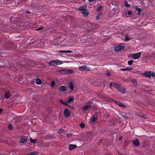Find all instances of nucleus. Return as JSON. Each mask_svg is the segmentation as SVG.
I'll return each instance as SVG.
<instances>
[{
	"label": "nucleus",
	"mask_w": 155,
	"mask_h": 155,
	"mask_svg": "<svg viewBox=\"0 0 155 155\" xmlns=\"http://www.w3.org/2000/svg\"><path fill=\"white\" fill-rule=\"evenodd\" d=\"M117 90L118 91L123 93H124L125 91V90L124 88H121L120 86L119 89H118Z\"/></svg>",
	"instance_id": "obj_20"
},
{
	"label": "nucleus",
	"mask_w": 155,
	"mask_h": 155,
	"mask_svg": "<svg viewBox=\"0 0 155 155\" xmlns=\"http://www.w3.org/2000/svg\"><path fill=\"white\" fill-rule=\"evenodd\" d=\"M133 61L132 60H130L128 61L127 63L128 65H131L133 63Z\"/></svg>",
	"instance_id": "obj_34"
},
{
	"label": "nucleus",
	"mask_w": 155,
	"mask_h": 155,
	"mask_svg": "<svg viewBox=\"0 0 155 155\" xmlns=\"http://www.w3.org/2000/svg\"><path fill=\"white\" fill-rule=\"evenodd\" d=\"M132 83L134 84H137V81L136 80L134 79H132L131 80Z\"/></svg>",
	"instance_id": "obj_36"
},
{
	"label": "nucleus",
	"mask_w": 155,
	"mask_h": 155,
	"mask_svg": "<svg viewBox=\"0 0 155 155\" xmlns=\"http://www.w3.org/2000/svg\"><path fill=\"white\" fill-rule=\"evenodd\" d=\"M63 62L58 60H52L48 62V64L50 66H56L58 65L62 64Z\"/></svg>",
	"instance_id": "obj_1"
},
{
	"label": "nucleus",
	"mask_w": 155,
	"mask_h": 155,
	"mask_svg": "<svg viewBox=\"0 0 155 155\" xmlns=\"http://www.w3.org/2000/svg\"><path fill=\"white\" fill-rule=\"evenodd\" d=\"M87 9V6L86 5L80 6L78 8L79 11L83 12Z\"/></svg>",
	"instance_id": "obj_10"
},
{
	"label": "nucleus",
	"mask_w": 155,
	"mask_h": 155,
	"mask_svg": "<svg viewBox=\"0 0 155 155\" xmlns=\"http://www.w3.org/2000/svg\"><path fill=\"white\" fill-rule=\"evenodd\" d=\"M102 8V6H100L99 7H98L97 10V11H101V9Z\"/></svg>",
	"instance_id": "obj_39"
},
{
	"label": "nucleus",
	"mask_w": 155,
	"mask_h": 155,
	"mask_svg": "<svg viewBox=\"0 0 155 155\" xmlns=\"http://www.w3.org/2000/svg\"><path fill=\"white\" fill-rule=\"evenodd\" d=\"M8 129L10 130H12L14 128V127H13V126L11 124L9 125L8 127Z\"/></svg>",
	"instance_id": "obj_30"
},
{
	"label": "nucleus",
	"mask_w": 155,
	"mask_h": 155,
	"mask_svg": "<svg viewBox=\"0 0 155 155\" xmlns=\"http://www.w3.org/2000/svg\"><path fill=\"white\" fill-rule=\"evenodd\" d=\"M115 5H116V3H115V2L113 1L112 2V3L111 5V6L112 7V6H115Z\"/></svg>",
	"instance_id": "obj_41"
},
{
	"label": "nucleus",
	"mask_w": 155,
	"mask_h": 155,
	"mask_svg": "<svg viewBox=\"0 0 155 155\" xmlns=\"http://www.w3.org/2000/svg\"><path fill=\"white\" fill-rule=\"evenodd\" d=\"M132 143L136 147L138 146L140 144V142L137 139H136L135 140H133Z\"/></svg>",
	"instance_id": "obj_7"
},
{
	"label": "nucleus",
	"mask_w": 155,
	"mask_h": 155,
	"mask_svg": "<svg viewBox=\"0 0 155 155\" xmlns=\"http://www.w3.org/2000/svg\"><path fill=\"white\" fill-rule=\"evenodd\" d=\"M44 28H45L43 26H41L40 27L38 28L37 29H43Z\"/></svg>",
	"instance_id": "obj_46"
},
{
	"label": "nucleus",
	"mask_w": 155,
	"mask_h": 155,
	"mask_svg": "<svg viewBox=\"0 0 155 155\" xmlns=\"http://www.w3.org/2000/svg\"><path fill=\"white\" fill-rule=\"evenodd\" d=\"M102 13H99L96 16V19L98 20L99 18L102 15Z\"/></svg>",
	"instance_id": "obj_33"
},
{
	"label": "nucleus",
	"mask_w": 155,
	"mask_h": 155,
	"mask_svg": "<svg viewBox=\"0 0 155 155\" xmlns=\"http://www.w3.org/2000/svg\"><path fill=\"white\" fill-rule=\"evenodd\" d=\"M126 68V71H129V68Z\"/></svg>",
	"instance_id": "obj_53"
},
{
	"label": "nucleus",
	"mask_w": 155,
	"mask_h": 155,
	"mask_svg": "<svg viewBox=\"0 0 155 155\" xmlns=\"http://www.w3.org/2000/svg\"><path fill=\"white\" fill-rule=\"evenodd\" d=\"M120 85L119 84L114 83H111L110 84V87L111 88V87H114L115 88H116L117 89H119V87H120Z\"/></svg>",
	"instance_id": "obj_6"
},
{
	"label": "nucleus",
	"mask_w": 155,
	"mask_h": 155,
	"mask_svg": "<svg viewBox=\"0 0 155 155\" xmlns=\"http://www.w3.org/2000/svg\"><path fill=\"white\" fill-rule=\"evenodd\" d=\"M74 99V98L73 97H71L69 98L68 100L66 102L67 103H69L73 101Z\"/></svg>",
	"instance_id": "obj_24"
},
{
	"label": "nucleus",
	"mask_w": 155,
	"mask_h": 155,
	"mask_svg": "<svg viewBox=\"0 0 155 155\" xmlns=\"http://www.w3.org/2000/svg\"><path fill=\"white\" fill-rule=\"evenodd\" d=\"M58 72L62 74H67L73 73L74 71L71 69H62L59 70Z\"/></svg>",
	"instance_id": "obj_2"
},
{
	"label": "nucleus",
	"mask_w": 155,
	"mask_h": 155,
	"mask_svg": "<svg viewBox=\"0 0 155 155\" xmlns=\"http://www.w3.org/2000/svg\"><path fill=\"white\" fill-rule=\"evenodd\" d=\"M134 92H135H135H136V91L135 90H134Z\"/></svg>",
	"instance_id": "obj_56"
},
{
	"label": "nucleus",
	"mask_w": 155,
	"mask_h": 155,
	"mask_svg": "<svg viewBox=\"0 0 155 155\" xmlns=\"http://www.w3.org/2000/svg\"><path fill=\"white\" fill-rule=\"evenodd\" d=\"M81 13L84 17H87L88 15V12L87 9L83 12H81Z\"/></svg>",
	"instance_id": "obj_12"
},
{
	"label": "nucleus",
	"mask_w": 155,
	"mask_h": 155,
	"mask_svg": "<svg viewBox=\"0 0 155 155\" xmlns=\"http://www.w3.org/2000/svg\"><path fill=\"white\" fill-rule=\"evenodd\" d=\"M96 0H88V1L90 2H92L95 1Z\"/></svg>",
	"instance_id": "obj_51"
},
{
	"label": "nucleus",
	"mask_w": 155,
	"mask_h": 155,
	"mask_svg": "<svg viewBox=\"0 0 155 155\" xmlns=\"http://www.w3.org/2000/svg\"><path fill=\"white\" fill-rule=\"evenodd\" d=\"M104 116H105V117L107 118L109 117V115H108V114L107 113H106L105 114Z\"/></svg>",
	"instance_id": "obj_44"
},
{
	"label": "nucleus",
	"mask_w": 155,
	"mask_h": 155,
	"mask_svg": "<svg viewBox=\"0 0 155 155\" xmlns=\"http://www.w3.org/2000/svg\"><path fill=\"white\" fill-rule=\"evenodd\" d=\"M30 140L31 142L32 143H35V141L37 140H34L32 139L31 138H30Z\"/></svg>",
	"instance_id": "obj_38"
},
{
	"label": "nucleus",
	"mask_w": 155,
	"mask_h": 155,
	"mask_svg": "<svg viewBox=\"0 0 155 155\" xmlns=\"http://www.w3.org/2000/svg\"><path fill=\"white\" fill-rule=\"evenodd\" d=\"M141 54V52H139L131 54V57H132L133 59H136L139 58L140 57Z\"/></svg>",
	"instance_id": "obj_3"
},
{
	"label": "nucleus",
	"mask_w": 155,
	"mask_h": 155,
	"mask_svg": "<svg viewBox=\"0 0 155 155\" xmlns=\"http://www.w3.org/2000/svg\"><path fill=\"white\" fill-rule=\"evenodd\" d=\"M150 72L147 71L144 72L143 75L146 77H150Z\"/></svg>",
	"instance_id": "obj_19"
},
{
	"label": "nucleus",
	"mask_w": 155,
	"mask_h": 155,
	"mask_svg": "<svg viewBox=\"0 0 155 155\" xmlns=\"http://www.w3.org/2000/svg\"><path fill=\"white\" fill-rule=\"evenodd\" d=\"M125 46L124 45H119L118 46H116L115 48V51H120L121 50H124L125 48Z\"/></svg>",
	"instance_id": "obj_4"
},
{
	"label": "nucleus",
	"mask_w": 155,
	"mask_h": 155,
	"mask_svg": "<svg viewBox=\"0 0 155 155\" xmlns=\"http://www.w3.org/2000/svg\"><path fill=\"white\" fill-rule=\"evenodd\" d=\"M135 9L137 11V15H140V13L142 11V9L140 8H138L137 7H136Z\"/></svg>",
	"instance_id": "obj_22"
},
{
	"label": "nucleus",
	"mask_w": 155,
	"mask_h": 155,
	"mask_svg": "<svg viewBox=\"0 0 155 155\" xmlns=\"http://www.w3.org/2000/svg\"><path fill=\"white\" fill-rule=\"evenodd\" d=\"M150 77H155V73L152 71H150Z\"/></svg>",
	"instance_id": "obj_32"
},
{
	"label": "nucleus",
	"mask_w": 155,
	"mask_h": 155,
	"mask_svg": "<svg viewBox=\"0 0 155 155\" xmlns=\"http://www.w3.org/2000/svg\"><path fill=\"white\" fill-rule=\"evenodd\" d=\"M114 102L118 105H119L120 106L123 107H126V106H125L124 104H123L122 103H121L119 101H114Z\"/></svg>",
	"instance_id": "obj_8"
},
{
	"label": "nucleus",
	"mask_w": 155,
	"mask_h": 155,
	"mask_svg": "<svg viewBox=\"0 0 155 155\" xmlns=\"http://www.w3.org/2000/svg\"><path fill=\"white\" fill-rule=\"evenodd\" d=\"M150 77H155V73L152 71H150Z\"/></svg>",
	"instance_id": "obj_31"
},
{
	"label": "nucleus",
	"mask_w": 155,
	"mask_h": 155,
	"mask_svg": "<svg viewBox=\"0 0 155 155\" xmlns=\"http://www.w3.org/2000/svg\"><path fill=\"white\" fill-rule=\"evenodd\" d=\"M68 87L72 91L74 90V86L72 82H70L69 83Z\"/></svg>",
	"instance_id": "obj_16"
},
{
	"label": "nucleus",
	"mask_w": 155,
	"mask_h": 155,
	"mask_svg": "<svg viewBox=\"0 0 155 155\" xmlns=\"http://www.w3.org/2000/svg\"><path fill=\"white\" fill-rule=\"evenodd\" d=\"M26 12L27 14H30L31 13V12L29 11L28 10L26 11Z\"/></svg>",
	"instance_id": "obj_48"
},
{
	"label": "nucleus",
	"mask_w": 155,
	"mask_h": 155,
	"mask_svg": "<svg viewBox=\"0 0 155 155\" xmlns=\"http://www.w3.org/2000/svg\"><path fill=\"white\" fill-rule=\"evenodd\" d=\"M2 109L1 108H0V114L2 112Z\"/></svg>",
	"instance_id": "obj_52"
},
{
	"label": "nucleus",
	"mask_w": 155,
	"mask_h": 155,
	"mask_svg": "<svg viewBox=\"0 0 155 155\" xmlns=\"http://www.w3.org/2000/svg\"><path fill=\"white\" fill-rule=\"evenodd\" d=\"M27 140L25 138H21L19 140V142L21 143H26L27 142Z\"/></svg>",
	"instance_id": "obj_17"
},
{
	"label": "nucleus",
	"mask_w": 155,
	"mask_h": 155,
	"mask_svg": "<svg viewBox=\"0 0 155 155\" xmlns=\"http://www.w3.org/2000/svg\"><path fill=\"white\" fill-rule=\"evenodd\" d=\"M67 87L65 85H62L60 87L59 91L60 92H63L66 91Z\"/></svg>",
	"instance_id": "obj_9"
},
{
	"label": "nucleus",
	"mask_w": 155,
	"mask_h": 155,
	"mask_svg": "<svg viewBox=\"0 0 155 155\" xmlns=\"http://www.w3.org/2000/svg\"><path fill=\"white\" fill-rule=\"evenodd\" d=\"M71 135V134H68L66 136L67 137H69Z\"/></svg>",
	"instance_id": "obj_50"
},
{
	"label": "nucleus",
	"mask_w": 155,
	"mask_h": 155,
	"mask_svg": "<svg viewBox=\"0 0 155 155\" xmlns=\"http://www.w3.org/2000/svg\"><path fill=\"white\" fill-rule=\"evenodd\" d=\"M131 38H129L128 36L127 35L125 37V38L124 40V41H129L131 39Z\"/></svg>",
	"instance_id": "obj_27"
},
{
	"label": "nucleus",
	"mask_w": 155,
	"mask_h": 155,
	"mask_svg": "<svg viewBox=\"0 0 155 155\" xmlns=\"http://www.w3.org/2000/svg\"><path fill=\"white\" fill-rule=\"evenodd\" d=\"M124 4L126 7H130V5L128 4V2L127 1H125L124 2Z\"/></svg>",
	"instance_id": "obj_26"
},
{
	"label": "nucleus",
	"mask_w": 155,
	"mask_h": 155,
	"mask_svg": "<svg viewBox=\"0 0 155 155\" xmlns=\"http://www.w3.org/2000/svg\"><path fill=\"white\" fill-rule=\"evenodd\" d=\"M64 115L66 117H68L70 116V113L67 109H64L63 112Z\"/></svg>",
	"instance_id": "obj_5"
},
{
	"label": "nucleus",
	"mask_w": 155,
	"mask_h": 155,
	"mask_svg": "<svg viewBox=\"0 0 155 155\" xmlns=\"http://www.w3.org/2000/svg\"><path fill=\"white\" fill-rule=\"evenodd\" d=\"M80 126L81 128H83L85 127V125L83 123H81L80 124Z\"/></svg>",
	"instance_id": "obj_37"
},
{
	"label": "nucleus",
	"mask_w": 155,
	"mask_h": 155,
	"mask_svg": "<svg viewBox=\"0 0 155 155\" xmlns=\"http://www.w3.org/2000/svg\"><path fill=\"white\" fill-rule=\"evenodd\" d=\"M56 84L55 82L54 81H52L51 83V87H54L55 85Z\"/></svg>",
	"instance_id": "obj_29"
},
{
	"label": "nucleus",
	"mask_w": 155,
	"mask_h": 155,
	"mask_svg": "<svg viewBox=\"0 0 155 155\" xmlns=\"http://www.w3.org/2000/svg\"><path fill=\"white\" fill-rule=\"evenodd\" d=\"M5 97L6 99H8L9 97L10 94L9 92H6L4 94Z\"/></svg>",
	"instance_id": "obj_23"
},
{
	"label": "nucleus",
	"mask_w": 155,
	"mask_h": 155,
	"mask_svg": "<svg viewBox=\"0 0 155 155\" xmlns=\"http://www.w3.org/2000/svg\"><path fill=\"white\" fill-rule=\"evenodd\" d=\"M85 68H84V69H85L84 71H90V68L89 67L87 66L86 65H85Z\"/></svg>",
	"instance_id": "obj_35"
},
{
	"label": "nucleus",
	"mask_w": 155,
	"mask_h": 155,
	"mask_svg": "<svg viewBox=\"0 0 155 155\" xmlns=\"http://www.w3.org/2000/svg\"><path fill=\"white\" fill-rule=\"evenodd\" d=\"M98 118L97 116H93L92 118L91 119V121L93 123H94L97 120Z\"/></svg>",
	"instance_id": "obj_15"
},
{
	"label": "nucleus",
	"mask_w": 155,
	"mask_h": 155,
	"mask_svg": "<svg viewBox=\"0 0 155 155\" xmlns=\"http://www.w3.org/2000/svg\"><path fill=\"white\" fill-rule=\"evenodd\" d=\"M85 65H83L79 67V70L80 71H83L85 70Z\"/></svg>",
	"instance_id": "obj_28"
},
{
	"label": "nucleus",
	"mask_w": 155,
	"mask_h": 155,
	"mask_svg": "<svg viewBox=\"0 0 155 155\" xmlns=\"http://www.w3.org/2000/svg\"><path fill=\"white\" fill-rule=\"evenodd\" d=\"M106 74L108 76H110L111 75V73L109 72L108 71L107 72Z\"/></svg>",
	"instance_id": "obj_43"
},
{
	"label": "nucleus",
	"mask_w": 155,
	"mask_h": 155,
	"mask_svg": "<svg viewBox=\"0 0 155 155\" xmlns=\"http://www.w3.org/2000/svg\"><path fill=\"white\" fill-rule=\"evenodd\" d=\"M121 71H126V68H121L120 69Z\"/></svg>",
	"instance_id": "obj_47"
},
{
	"label": "nucleus",
	"mask_w": 155,
	"mask_h": 155,
	"mask_svg": "<svg viewBox=\"0 0 155 155\" xmlns=\"http://www.w3.org/2000/svg\"><path fill=\"white\" fill-rule=\"evenodd\" d=\"M35 83L38 85L41 84L42 83V81L41 80L38 78H36L35 79Z\"/></svg>",
	"instance_id": "obj_11"
},
{
	"label": "nucleus",
	"mask_w": 155,
	"mask_h": 155,
	"mask_svg": "<svg viewBox=\"0 0 155 155\" xmlns=\"http://www.w3.org/2000/svg\"><path fill=\"white\" fill-rule=\"evenodd\" d=\"M119 139H120V140H121V137H119Z\"/></svg>",
	"instance_id": "obj_55"
},
{
	"label": "nucleus",
	"mask_w": 155,
	"mask_h": 155,
	"mask_svg": "<svg viewBox=\"0 0 155 155\" xmlns=\"http://www.w3.org/2000/svg\"><path fill=\"white\" fill-rule=\"evenodd\" d=\"M37 153L36 152H31L28 153L27 155H37Z\"/></svg>",
	"instance_id": "obj_25"
},
{
	"label": "nucleus",
	"mask_w": 155,
	"mask_h": 155,
	"mask_svg": "<svg viewBox=\"0 0 155 155\" xmlns=\"http://www.w3.org/2000/svg\"><path fill=\"white\" fill-rule=\"evenodd\" d=\"M132 13V12L131 11H128L127 12V13L128 15H131V14Z\"/></svg>",
	"instance_id": "obj_45"
},
{
	"label": "nucleus",
	"mask_w": 155,
	"mask_h": 155,
	"mask_svg": "<svg viewBox=\"0 0 155 155\" xmlns=\"http://www.w3.org/2000/svg\"><path fill=\"white\" fill-rule=\"evenodd\" d=\"M123 117H124L125 119H127L128 118V117H127L125 116H122Z\"/></svg>",
	"instance_id": "obj_49"
},
{
	"label": "nucleus",
	"mask_w": 155,
	"mask_h": 155,
	"mask_svg": "<svg viewBox=\"0 0 155 155\" xmlns=\"http://www.w3.org/2000/svg\"><path fill=\"white\" fill-rule=\"evenodd\" d=\"M83 1H84L85 0H83Z\"/></svg>",
	"instance_id": "obj_58"
},
{
	"label": "nucleus",
	"mask_w": 155,
	"mask_h": 155,
	"mask_svg": "<svg viewBox=\"0 0 155 155\" xmlns=\"http://www.w3.org/2000/svg\"><path fill=\"white\" fill-rule=\"evenodd\" d=\"M60 103H61V104H64V105H67V106H68L70 108H71V109L74 108L73 107H71L68 104H67V103H66L65 102L63 101L62 100H60Z\"/></svg>",
	"instance_id": "obj_13"
},
{
	"label": "nucleus",
	"mask_w": 155,
	"mask_h": 155,
	"mask_svg": "<svg viewBox=\"0 0 155 155\" xmlns=\"http://www.w3.org/2000/svg\"><path fill=\"white\" fill-rule=\"evenodd\" d=\"M91 106L89 105H87L84 106L82 108V110L84 111H85L90 108Z\"/></svg>",
	"instance_id": "obj_14"
},
{
	"label": "nucleus",
	"mask_w": 155,
	"mask_h": 155,
	"mask_svg": "<svg viewBox=\"0 0 155 155\" xmlns=\"http://www.w3.org/2000/svg\"><path fill=\"white\" fill-rule=\"evenodd\" d=\"M132 69V68H129V71H131Z\"/></svg>",
	"instance_id": "obj_54"
},
{
	"label": "nucleus",
	"mask_w": 155,
	"mask_h": 155,
	"mask_svg": "<svg viewBox=\"0 0 155 155\" xmlns=\"http://www.w3.org/2000/svg\"><path fill=\"white\" fill-rule=\"evenodd\" d=\"M72 51L70 50H60L58 51V53H71Z\"/></svg>",
	"instance_id": "obj_18"
},
{
	"label": "nucleus",
	"mask_w": 155,
	"mask_h": 155,
	"mask_svg": "<svg viewBox=\"0 0 155 155\" xmlns=\"http://www.w3.org/2000/svg\"><path fill=\"white\" fill-rule=\"evenodd\" d=\"M1 55V54H0V56Z\"/></svg>",
	"instance_id": "obj_59"
},
{
	"label": "nucleus",
	"mask_w": 155,
	"mask_h": 155,
	"mask_svg": "<svg viewBox=\"0 0 155 155\" xmlns=\"http://www.w3.org/2000/svg\"><path fill=\"white\" fill-rule=\"evenodd\" d=\"M96 26L95 24H93L91 26V28H97L96 27H94Z\"/></svg>",
	"instance_id": "obj_40"
},
{
	"label": "nucleus",
	"mask_w": 155,
	"mask_h": 155,
	"mask_svg": "<svg viewBox=\"0 0 155 155\" xmlns=\"http://www.w3.org/2000/svg\"><path fill=\"white\" fill-rule=\"evenodd\" d=\"M77 147V146L75 145L71 144L70 145L69 147V149L70 150H71Z\"/></svg>",
	"instance_id": "obj_21"
},
{
	"label": "nucleus",
	"mask_w": 155,
	"mask_h": 155,
	"mask_svg": "<svg viewBox=\"0 0 155 155\" xmlns=\"http://www.w3.org/2000/svg\"><path fill=\"white\" fill-rule=\"evenodd\" d=\"M115 9V8H114L113 9V10H114V9Z\"/></svg>",
	"instance_id": "obj_57"
},
{
	"label": "nucleus",
	"mask_w": 155,
	"mask_h": 155,
	"mask_svg": "<svg viewBox=\"0 0 155 155\" xmlns=\"http://www.w3.org/2000/svg\"><path fill=\"white\" fill-rule=\"evenodd\" d=\"M64 131V130L63 129H61L59 130L58 133H62Z\"/></svg>",
	"instance_id": "obj_42"
}]
</instances>
